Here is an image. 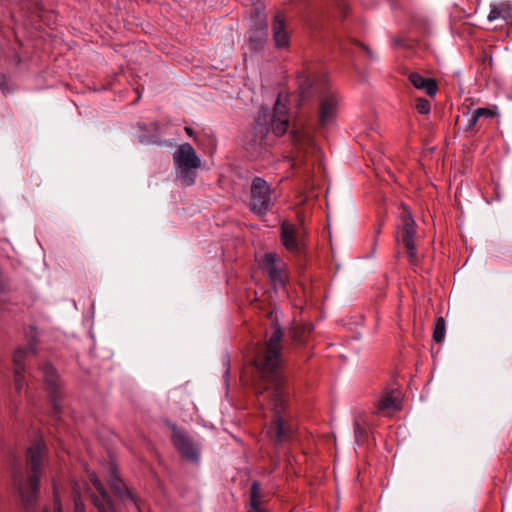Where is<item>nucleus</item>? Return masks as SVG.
Wrapping results in <instances>:
<instances>
[{
    "label": "nucleus",
    "mask_w": 512,
    "mask_h": 512,
    "mask_svg": "<svg viewBox=\"0 0 512 512\" xmlns=\"http://www.w3.org/2000/svg\"><path fill=\"white\" fill-rule=\"evenodd\" d=\"M283 337L282 328L275 325L265 343L257 348L253 359L259 377L255 387L257 401L262 408L270 409L274 414L268 433L277 444L290 440L294 433L292 425L283 415L287 407Z\"/></svg>",
    "instance_id": "nucleus-1"
},
{
    "label": "nucleus",
    "mask_w": 512,
    "mask_h": 512,
    "mask_svg": "<svg viewBox=\"0 0 512 512\" xmlns=\"http://www.w3.org/2000/svg\"><path fill=\"white\" fill-rule=\"evenodd\" d=\"M47 448L42 440L35 441L26 452V465L30 475L24 479L21 474L14 475V485L26 508L34 506L39 493V482L42 476Z\"/></svg>",
    "instance_id": "nucleus-2"
},
{
    "label": "nucleus",
    "mask_w": 512,
    "mask_h": 512,
    "mask_svg": "<svg viewBox=\"0 0 512 512\" xmlns=\"http://www.w3.org/2000/svg\"><path fill=\"white\" fill-rule=\"evenodd\" d=\"M287 102V96L279 94L272 110L267 107L261 108L255 119V130L261 138L269 132L278 137L287 132L289 127Z\"/></svg>",
    "instance_id": "nucleus-3"
},
{
    "label": "nucleus",
    "mask_w": 512,
    "mask_h": 512,
    "mask_svg": "<svg viewBox=\"0 0 512 512\" xmlns=\"http://www.w3.org/2000/svg\"><path fill=\"white\" fill-rule=\"evenodd\" d=\"M175 173L182 185L188 187L195 183L201 159L189 143L181 144L173 153Z\"/></svg>",
    "instance_id": "nucleus-4"
},
{
    "label": "nucleus",
    "mask_w": 512,
    "mask_h": 512,
    "mask_svg": "<svg viewBox=\"0 0 512 512\" xmlns=\"http://www.w3.org/2000/svg\"><path fill=\"white\" fill-rule=\"evenodd\" d=\"M277 199L275 190L262 177H254L250 186L249 209L264 218L273 208Z\"/></svg>",
    "instance_id": "nucleus-5"
},
{
    "label": "nucleus",
    "mask_w": 512,
    "mask_h": 512,
    "mask_svg": "<svg viewBox=\"0 0 512 512\" xmlns=\"http://www.w3.org/2000/svg\"><path fill=\"white\" fill-rule=\"evenodd\" d=\"M261 265L273 288H284L288 277L286 263L276 253L269 252L264 254Z\"/></svg>",
    "instance_id": "nucleus-6"
},
{
    "label": "nucleus",
    "mask_w": 512,
    "mask_h": 512,
    "mask_svg": "<svg viewBox=\"0 0 512 512\" xmlns=\"http://www.w3.org/2000/svg\"><path fill=\"white\" fill-rule=\"evenodd\" d=\"M280 230V239L285 249L292 254L301 255L306 246L304 232L288 221L281 223Z\"/></svg>",
    "instance_id": "nucleus-7"
},
{
    "label": "nucleus",
    "mask_w": 512,
    "mask_h": 512,
    "mask_svg": "<svg viewBox=\"0 0 512 512\" xmlns=\"http://www.w3.org/2000/svg\"><path fill=\"white\" fill-rule=\"evenodd\" d=\"M37 352L36 343H29L27 347L18 348L13 355V362L15 365L14 368V386L15 390L18 393H21L23 387L25 386V377H24V361L29 356L35 355Z\"/></svg>",
    "instance_id": "nucleus-8"
},
{
    "label": "nucleus",
    "mask_w": 512,
    "mask_h": 512,
    "mask_svg": "<svg viewBox=\"0 0 512 512\" xmlns=\"http://www.w3.org/2000/svg\"><path fill=\"white\" fill-rule=\"evenodd\" d=\"M339 97L336 92L328 91L320 99L319 123L322 127L332 124L338 112Z\"/></svg>",
    "instance_id": "nucleus-9"
},
{
    "label": "nucleus",
    "mask_w": 512,
    "mask_h": 512,
    "mask_svg": "<svg viewBox=\"0 0 512 512\" xmlns=\"http://www.w3.org/2000/svg\"><path fill=\"white\" fill-rule=\"evenodd\" d=\"M44 382L56 411L60 409L61 381L56 369L49 363L43 366Z\"/></svg>",
    "instance_id": "nucleus-10"
},
{
    "label": "nucleus",
    "mask_w": 512,
    "mask_h": 512,
    "mask_svg": "<svg viewBox=\"0 0 512 512\" xmlns=\"http://www.w3.org/2000/svg\"><path fill=\"white\" fill-rule=\"evenodd\" d=\"M297 83L299 94L302 99L308 98L312 94L313 88L319 87L322 84V79L311 68H305L297 75Z\"/></svg>",
    "instance_id": "nucleus-11"
},
{
    "label": "nucleus",
    "mask_w": 512,
    "mask_h": 512,
    "mask_svg": "<svg viewBox=\"0 0 512 512\" xmlns=\"http://www.w3.org/2000/svg\"><path fill=\"white\" fill-rule=\"evenodd\" d=\"M272 38L278 49L287 48L290 44V35L286 29V19L283 12H278L272 22Z\"/></svg>",
    "instance_id": "nucleus-12"
},
{
    "label": "nucleus",
    "mask_w": 512,
    "mask_h": 512,
    "mask_svg": "<svg viewBox=\"0 0 512 512\" xmlns=\"http://www.w3.org/2000/svg\"><path fill=\"white\" fill-rule=\"evenodd\" d=\"M89 480L99 492L100 496L92 495V502L97 507L99 512H116L113 503L105 490L103 484L98 479L94 472L89 474Z\"/></svg>",
    "instance_id": "nucleus-13"
},
{
    "label": "nucleus",
    "mask_w": 512,
    "mask_h": 512,
    "mask_svg": "<svg viewBox=\"0 0 512 512\" xmlns=\"http://www.w3.org/2000/svg\"><path fill=\"white\" fill-rule=\"evenodd\" d=\"M172 441L177 450L181 453L182 457L190 461L198 460L199 451L184 432L179 430L174 431Z\"/></svg>",
    "instance_id": "nucleus-14"
},
{
    "label": "nucleus",
    "mask_w": 512,
    "mask_h": 512,
    "mask_svg": "<svg viewBox=\"0 0 512 512\" xmlns=\"http://www.w3.org/2000/svg\"><path fill=\"white\" fill-rule=\"evenodd\" d=\"M401 221L402 224L399 226L396 235L397 242L402 243L403 245L415 243L416 223L410 211L405 209L401 217Z\"/></svg>",
    "instance_id": "nucleus-15"
},
{
    "label": "nucleus",
    "mask_w": 512,
    "mask_h": 512,
    "mask_svg": "<svg viewBox=\"0 0 512 512\" xmlns=\"http://www.w3.org/2000/svg\"><path fill=\"white\" fill-rule=\"evenodd\" d=\"M401 409L400 399L394 392L384 393L376 403V413H391Z\"/></svg>",
    "instance_id": "nucleus-16"
},
{
    "label": "nucleus",
    "mask_w": 512,
    "mask_h": 512,
    "mask_svg": "<svg viewBox=\"0 0 512 512\" xmlns=\"http://www.w3.org/2000/svg\"><path fill=\"white\" fill-rule=\"evenodd\" d=\"M488 21L493 22L502 19L506 22L512 20V4L509 1H502L490 5Z\"/></svg>",
    "instance_id": "nucleus-17"
},
{
    "label": "nucleus",
    "mask_w": 512,
    "mask_h": 512,
    "mask_svg": "<svg viewBox=\"0 0 512 512\" xmlns=\"http://www.w3.org/2000/svg\"><path fill=\"white\" fill-rule=\"evenodd\" d=\"M409 80L416 89L424 90L429 96H434L437 93V83L432 78H425L417 72H412L409 75Z\"/></svg>",
    "instance_id": "nucleus-18"
},
{
    "label": "nucleus",
    "mask_w": 512,
    "mask_h": 512,
    "mask_svg": "<svg viewBox=\"0 0 512 512\" xmlns=\"http://www.w3.org/2000/svg\"><path fill=\"white\" fill-rule=\"evenodd\" d=\"M264 498L265 495L261 491L260 483L258 481L252 482L248 502L249 510L267 512V509L263 506Z\"/></svg>",
    "instance_id": "nucleus-19"
},
{
    "label": "nucleus",
    "mask_w": 512,
    "mask_h": 512,
    "mask_svg": "<svg viewBox=\"0 0 512 512\" xmlns=\"http://www.w3.org/2000/svg\"><path fill=\"white\" fill-rule=\"evenodd\" d=\"M312 330L313 326L309 323L296 325L290 330L291 338L294 343L303 344L306 342Z\"/></svg>",
    "instance_id": "nucleus-20"
},
{
    "label": "nucleus",
    "mask_w": 512,
    "mask_h": 512,
    "mask_svg": "<svg viewBox=\"0 0 512 512\" xmlns=\"http://www.w3.org/2000/svg\"><path fill=\"white\" fill-rule=\"evenodd\" d=\"M446 333V325L445 321L442 317H437L435 320L434 331H433V339L437 343L443 341Z\"/></svg>",
    "instance_id": "nucleus-21"
},
{
    "label": "nucleus",
    "mask_w": 512,
    "mask_h": 512,
    "mask_svg": "<svg viewBox=\"0 0 512 512\" xmlns=\"http://www.w3.org/2000/svg\"><path fill=\"white\" fill-rule=\"evenodd\" d=\"M110 476H111V479H110L111 488L113 490H115L116 492L121 493L123 484H122V480L119 477L118 472L115 468H111Z\"/></svg>",
    "instance_id": "nucleus-22"
},
{
    "label": "nucleus",
    "mask_w": 512,
    "mask_h": 512,
    "mask_svg": "<svg viewBox=\"0 0 512 512\" xmlns=\"http://www.w3.org/2000/svg\"><path fill=\"white\" fill-rule=\"evenodd\" d=\"M475 112L479 116V118H488L492 119L498 115L497 113V107L494 108H486V107H480L475 109Z\"/></svg>",
    "instance_id": "nucleus-23"
},
{
    "label": "nucleus",
    "mask_w": 512,
    "mask_h": 512,
    "mask_svg": "<svg viewBox=\"0 0 512 512\" xmlns=\"http://www.w3.org/2000/svg\"><path fill=\"white\" fill-rule=\"evenodd\" d=\"M404 246L407 249V256L409 262L412 265H417L419 262V256L417 254L415 243L405 244Z\"/></svg>",
    "instance_id": "nucleus-24"
},
{
    "label": "nucleus",
    "mask_w": 512,
    "mask_h": 512,
    "mask_svg": "<svg viewBox=\"0 0 512 512\" xmlns=\"http://www.w3.org/2000/svg\"><path fill=\"white\" fill-rule=\"evenodd\" d=\"M416 110L421 114H428L431 110L430 102L425 98H418L415 105Z\"/></svg>",
    "instance_id": "nucleus-25"
},
{
    "label": "nucleus",
    "mask_w": 512,
    "mask_h": 512,
    "mask_svg": "<svg viewBox=\"0 0 512 512\" xmlns=\"http://www.w3.org/2000/svg\"><path fill=\"white\" fill-rule=\"evenodd\" d=\"M467 117V124L465 127L466 131L472 130L477 122L480 120L479 116L475 112V110L472 113H466L464 114Z\"/></svg>",
    "instance_id": "nucleus-26"
},
{
    "label": "nucleus",
    "mask_w": 512,
    "mask_h": 512,
    "mask_svg": "<svg viewBox=\"0 0 512 512\" xmlns=\"http://www.w3.org/2000/svg\"><path fill=\"white\" fill-rule=\"evenodd\" d=\"M292 136L294 141L300 142L302 140H307V142H312V138L307 133H300V132H292Z\"/></svg>",
    "instance_id": "nucleus-27"
},
{
    "label": "nucleus",
    "mask_w": 512,
    "mask_h": 512,
    "mask_svg": "<svg viewBox=\"0 0 512 512\" xmlns=\"http://www.w3.org/2000/svg\"><path fill=\"white\" fill-rule=\"evenodd\" d=\"M7 84H8V80H7L6 75L0 74V89L4 93H7L9 91Z\"/></svg>",
    "instance_id": "nucleus-28"
},
{
    "label": "nucleus",
    "mask_w": 512,
    "mask_h": 512,
    "mask_svg": "<svg viewBox=\"0 0 512 512\" xmlns=\"http://www.w3.org/2000/svg\"><path fill=\"white\" fill-rule=\"evenodd\" d=\"M354 433H355V437H356L357 441H359V440H360V438L362 437V435H363V433H364V431H363V429L361 428V426H360V424H359V422H358V421H356V422L354 423Z\"/></svg>",
    "instance_id": "nucleus-29"
},
{
    "label": "nucleus",
    "mask_w": 512,
    "mask_h": 512,
    "mask_svg": "<svg viewBox=\"0 0 512 512\" xmlns=\"http://www.w3.org/2000/svg\"><path fill=\"white\" fill-rule=\"evenodd\" d=\"M75 508L77 512H85L84 504L80 500L75 502Z\"/></svg>",
    "instance_id": "nucleus-30"
},
{
    "label": "nucleus",
    "mask_w": 512,
    "mask_h": 512,
    "mask_svg": "<svg viewBox=\"0 0 512 512\" xmlns=\"http://www.w3.org/2000/svg\"><path fill=\"white\" fill-rule=\"evenodd\" d=\"M185 132L190 137L194 136V131H193V129L191 127H185Z\"/></svg>",
    "instance_id": "nucleus-31"
},
{
    "label": "nucleus",
    "mask_w": 512,
    "mask_h": 512,
    "mask_svg": "<svg viewBox=\"0 0 512 512\" xmlns=\"http://www.w3.org/2000/svg\"><path fill=\"white\" fill-rule=\"evenodd\" d=\"M54 498H55V504L58 505V492H57V488L55 485H54Z\"/></svg>",
    "instance_id": "nucleus-32"
},
{
    "label": "nucleus",
    "mask_w": 512,
    "mask_h": 512,
    "mask_svg": "<svg viewBox=\"0 0 512 512\" xmlns=\"http://www.w3.org/2000/svg\"><path fill=\"white\" fill-rule=\"evenodd\" d=\"M363 48H364V49H365V51L367 52L368 56L372 58V57H373V55H372L371 50H370L368 47L364 46V45H363Z\"/></svg>",
    "instance_id": "nucleus-33"
},
{
    "label": "nucleus",
    "mask_w": 512,
    "mask_h": 512,
    "mask_svg": "<svg viewBox=\"0 0 512 512\" xmlns=\"http://www.w3.org/2000/svg\"><path fill=\"white\" fill-rule=\"evenodd\" d=\"M127 496L136 504V500L131 493H127Z\"/></svg>",
    "instance_id": "nucleus-34"
},
{
    "label": "nucleus",
    "mask_w": 512,
    "mask_h": 512,
    "mask_svg": "<svg viewBox=\"0 0 512 512\" xmlns=\"http://www.w3.org/2000/svg\"><path fill=\"white\" fill-rule=\"evenodd\" d=\"M247 512H256V511L248 510Z\"/></svg>",
    "instance_id": "nucleus-35"
},
{
    "label": "nucleus",
    "mask_w": 512,
    "mask_h": 512,
    "mask_svg": "<svg viewBox=\"0 0 512 512\" xmlns=\"http://www.w3.org/2000/svg\"><path fill=\"white\" fill-rule=\"evenodd\" d=\"M58 510L60 511V509L58 508Z\"/></svg>",
    "instance_id": "nucleus-36"
},
{
    "label": "nucleus",
    "mask_w": 512,
    "mask_h": 512,
    "mask_svg": "<svg viewBox=\"0 0 512 512\" xmlns=\"http://www.w3.org/2000/svg\"><path fill=\"white\" fill-rule=\"evenodd\" d=\"M44 512H47V511H44Z\"/></svg>",
    "instance_id": "nucleus-37"
}]
</instances>
